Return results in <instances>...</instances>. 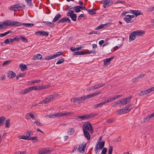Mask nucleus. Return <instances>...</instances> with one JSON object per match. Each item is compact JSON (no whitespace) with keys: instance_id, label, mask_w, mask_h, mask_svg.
<instances>
[{"instance_id":"56","label":"nucleus","mask_w":154,"mask_h":154,"mask_svg":"<svg viewBox=\"0 0 154 154\" xmlns=\"http://www.w3.org/2000/svg\"><path fill=\"white\" fill-rule=\"evenodd\" d=\"M29 92L28 88L25 89L23 91H22L21 92V94H26L27 93Z\"/></svg>"},{"instance_id":"15","label":"nucleus","mask_w":154,"mask_h":154,"mask_svg":"<svg viewBox=\"0 0 154 154\" xmlns=\"http://www.w3.org/2000/svg\"><path fill=\"white\" fill-rule=\"evenodd\" d=\"M16 74L12 71H9L8 73L7 77L9 78H13L16 76Z\"/></svg>"},{"instance_id":"44","label":"nucleus","mask_w":154,"mask_h":154,"mask_svg":"<svg viewBox=\"0 0 154 154\" xmlns=\"http://www.w3.org/2000/svg\"><path fill=\"white\" fill-rule=\"evenodd\" d=\"M48 152V149H43V151H41L39 152L38 154H45Z\"/></svg>"},{"instance_id":"22","label":"nucleus","mask_w":154,"mask_h":154,"mask_svg":"<svg viewBox=\"0 0 154 154\" xmlns=\"http://www.w3.org/2000/svg\"><path fill=\"white\" fill-rule=\"evenodd\" d=\"M135 34L136 35H142L143 34H144V32L143 30L140 31L139 30H137L135 31H133Z\"/></svg>"},{"instance_id":"28","label":"nucleus","mask_w":154,"mask_h":154,"mask_svg":"<svg viewBox=\"0 0 154 154\" xmlns=\"http://www.w3.org/2000/svg\"><path fill=\"white\" fill-rule=\"evenodd\" d=\"M109 23L108 24H101L100 25L98 26L96 28V30H98V29H102V28H105L106 26V25H109Z\"/></svg>"},{"instance_id":"59","label":"nucleus","mask_w":154,"mask_h":154,"mask_svg":"<svg viewBox=\"0 0 154 154\" xmlns=\"http://www.w3.org/2000/svg\"><path fill=\"white\" fill-rule=\"evenodd\" d=\"M34 123L36 124V125L38 126H42V124H41L40 122L38 120L35 121L34 122Z\"/></svg>"},{"instance_id":"25","label":"nucleus","mask_w":154,"mask_h":154,"mask_svg":"<svg viewBox=\"0 0 154 154\" xmlns=\"http://www.w3.org/2000/svg\"><path fill=\"white\" fill-rule=\"evenodd\" d=\"M83 133L85 137L87 138V139L88 140H89L91 138V136L88 131L84 130V131H83Z\"/></svg>"},{"instance_id":"14","label":"nucleus","mask_w":154,"mask_h":154,"mask_svg":"<svg viewBox=\"0 0 154 154\" xmlns=\"http://www.w3.org/2000/svg\"><path fill=\"white\" fill-rule=\"evenodd\" d=\"M62 17L61 15L59 13L57 14L52 20L53 23H55L58 21Z\"/></svg>"},{"instance_id":"62","label":"nucleus","mask_w":154,"mask_h":154,"mask_svg":"<svg viewBox=\"0 0 154 154\" xmlns=\"http://www.w3.org/2000/svg\"><path fill=\"white\" fill-rule=\"evenodd\" d=\"M134 15L136 16V17H137L138 15H141V14L140 13V11L138 10H136Z\"/></svg>"},{"instance_id":"58","label":"nucleus","mask_w":154,"mask_h":154,"mask_svg":"<svg viewBox=\"0 0 154 154\" xmlns=\"http://www.w3.org/2000/svg\"><path fill=\"white\" fill-rule=\"evenodd\" d=\"M18 138L20 139H23L25 140L28 139L27 137H26V136L19 135L18 136Z\"/></svg>"},{"instance_id":"48","label":"nucleus","mask_w":154,"mask_h":154,"mask_svg":"<svg viewBox=\"0 0 154 154\" xmlns=\"http://www.w3.org/2000/svg\"><path fill=\"white\" fill-rule=\"evenodd\" d=\"M64 60L63 58H62L59 60L56 63L57 64H61L64 62Z\"/></svg>"},{"instance_id":"17","label":"nucleus","mask_w":154,"mask_h":154,"mask_svg":"<svg viewBox=\"0 0 154 154\" xmlns=\"http://www.w3.org/2000/svg\"><path fill=\"white\" fill-rule=\"evenodd\" d=\"M154 117V112L152 114L148 115L146 117H145L144 119V121L145 122H146L149 120L151 118Z\"/></svg>"},{"instance_id":"35","label":"nucleus","mask_w":154,"mask_h":154,"mask_svg":"<svg viewBox=\"0 0 154 154\" xmlns=\"http://www.w3.org/2000/svg\"><path fill=\"white\" fill-rule=\"evenodd\" d=\"M54 96V95H51L47 97L48 99L49 100V103L50 101H51L53 100V99L55 97Z\"/></svg>"},{"instance_id":"18","label":"nucleus","mask_w":154,"mask_h":154,"mask_svg":"<svg viewBox=\"0 0 154 154\" xmlns=\"http://www.w3.org/2000/svg\"><path fill=\"white\" fill-rule=\"evenodd\" d=\"M123 19L127 23H132L133 22V20L129 18V17H128V15L126 16L123 18Z\"/></svg>"},{"instance_id":"16","label":"nucleus","mask_w":154,"mask_h":154,"mask_svg":"<svg viewBox=\"0 0 154 154\" xmlns=\"http://www.w3.org/2000/svg\"><path fill=\"white\" fill-rule=\"evenodd\" d=\"M144 75V74H140L137 77H136L135 78L132 79V82L133 83H134L137 81H138L139 79L141 78H142Z\"/></svg>"},{"instance_id":"26","label":"nucleus","mask_w":154,"mask_h":154,"mask_svg":"<svg viewBox=\"0 0 154 154\" xmlns=\"http://www.w3.org/2000/svg\"><path fill=\"white\" fill-rule=\"evenodd\" d=\"M87 12L91 15L95 14L96 13V9L92 10V9H88Z\"/></svg>"},{"instance_id":"27","label":"nucleus","mask_w":154,"mask_h":154,"mask_svg":"<svg viewBox=\"0 0 154 154\" xmlns=\"http://www.w3.org/2000/svg\"><path fill=\"white\" fill-rule=\"evenodd\" d=\"M5 119V118L3 116L0 117V126L3 125Z\"/></svg>"},{"instance_id":"23","label":"nucleus","mask_w":154,"mask_h":154,"mask_svg":"<svg viewBox=\"0 0 154 154\" xmlns=\"http://www.w3.org/2000/svg\"><path fill=\"white\" fill-rule=\"evenodd\" d=\"M21 23L19 22H15L14 21H11V26H21Z\"/></svg>"},{"instance_id":"2","label":"nucleus","mask_w":154,"mask_h":154,"mask_svg":"<svg viewBox=\"0 0 154 154\" xmlns=\"http://www.w3.org/2000/svg\"><path fill=\"white\" fill-rule=\"evenodd\" d=\"M83 131H89L91 134H92L93 132V129L92 128L91 124L88 122H86L83 125Z\"/></svg>"},{"instance_id":"32","label":"nucleus","mask_w":154,"mask_h":154,"mask_svg":"<svg viewBox=\"0 0 154 154\" xmlns=\"http://www.w3.org/2000/svg\"><path fill=\"white\" fill-rule=\"evenodd\" d=\"M87 115L89 116L88 118V119H89L96 116L97 115V114L96 113H92L89 114H87Z\"/></svg>"},{"instance_id":"53","label":"nucleus","mask_w":154,"mask_h":154,"mask_svg":"<svg viewBox=\"0 0 154 154\" xmlns=\"http://www.w3.org/2000/svg\"><path fill=\"white\" fill-rule=\"evenodd\" d=\"M11 60H8L5 61L3 63L2 65L4 66L6 65L9 64L11 62Z\"/></svg>"},{"instance_id":"10","label":"nucleus","mask_w":154,"mask_h":154,"mask_svg":"<svg viewBox=\"0 0 154 154\" xmlns=\"http://www.w3.org/2000/svg\"><path fill=\"white\" fill-rule=\"evenodd\" d=\"M114 58V57H111L105 59L104 60V65L106 66L110 64V62L112 59Z\"/></svg>"},{"instance_id":"45","label":"nucleus","mask_w":154,"mask_h":154,"mask_svg":"<svg viewBox=\"0 0 154 154\" xmlns=\"http://www.w3.org/2000/svg\"><path fill=\"white\" fill-rule=\"evenodd\" d=\"M146 90L147 94L149 93L154 91V87L150 88Z\"/></svg>"},{"instance_id":"52","label":"nucleus","mask_w":154,"mask_h":154,"mask_svg":"<svg viewBox=\"0 0 154 154\" xmlns=\"http://www.w3.org/2000/svg\"><path fill=\"white\" fill-rule=\"evenodd\" d=\"M20 38L21 39L22 41H23V42H27L28 40L27 39H26L24 37L21 36H20Z\"/></svg>"},{"instance_id":"33","label":"nucleus","mask_w":154,"mask_h":154,"mask_svg":"<svg viewBox=\"0 0 154 154\" xmlns=\"http://www.w3.org/2000/svg\"><path fill=\"white\" fill-rule=\"evenodd\" d=\"M26 137H27L28 139H27V140H29V139L30 138L29 137L31 135H33V133L32 132L30 131H27V132L26 133Z\"/></svg>"},{"instance_id":"9","label":"nucleus","mask_w":154,"mask_h":154,"mask_svg":"<svg viewBox=\"0 0 154 154\" xmlns=\"http://www.w3.org/2000/svg\"><path fill=\"white\" fill-rule=\"evenodd\" d=\"M35 34L37 35L48 36L49 33L48 32L44 31H39L35 32Z\"/></svg>"},{"instance_id":"64","label":"nucleus","mask_w":154,"mask_h":154,"mask_svg":"<svg viewBox=\"0 0 154 154\" xmlns=\"http://www.w3.org/2000/svg\"><path fill=\"white\" fill-rule=\"evenodd\" d=\"M153 11H154V6L148 8L147 10V11L149 12H151Z\"/></svg>"},{"instance_id":"54","label":"nucleus","mask_w":154,"mask_h":154,"mask_svg":"<svg viewBox=\"0 0 154 154\" xmlns=\"http://www.w3.org/2000/svg\"><path fill=\"white\" fill-rule=\"evenodd\" d=\"M75 14L74 13V11L72 10H69V11H68L67 14V16H70L71 15H72L73 14Z\"/></svg>"},{"instance_id":"24","label":"nucleus","mask_w":154,"mask_h":154,"mask_svg":"<svg viewBox=\"0 0 154 154\" xmlns=\"http://www.w3.org/2000/svg\"><path fill=\"white\" fill-rule=\"evenodd\" d=\"M68 17H64L61 19L60 20L57 22L58 23H63L65 22H67V20L68 19Z\"/></svg>"},{"instance_id":"8","label":"nucleus","mask_w":154,"mask_h":154,"mask_svg":"<svg viewBox=\"0 0 154 154\" xmlns=\"http://www.w3.org/2000/svg\"><path fill=\"white\" fill-rule=\"evenodd\" d=\"M89 116L87 115H85L81 116H77L75 118V119L78 121L84 120L88 119Z\"/></svg>"},{"instance_id":"3","label":"nucleus","mask_w":154,"mask_h":154,"mask_svg":"<svg viewBox=\"0 0 154 154\" xmlns=\"http://www.w3.org/2000/svg\"><path fill=\"white\" fill-rule=\"evenodd\" d=\"M19 8H20L21 9H25V5H24L18 4L11 5L8 8L10 10L14 11H17Z\"/></svg>"},{"instance_id":"61","label":"nucleus","mask_w":154,"mask_h":154,"mask_svg":"<svg viewBox=\"0 0 154 154\" xmlns=\"http://www.w3.org/2000/svg\"><path fill=\"white\" fill-rule=\"evenodd\" d=\"M69 129H70V130H69L68 132L67 133L71 135L73 133L74 131V129L73 128Z\"/></svg>"},{"instance_id":"43","label":"nucleus","mask_w":154,"mask_h":154,"mask_svg":"<svg viewBox=\"0 0 154 154\" xmlns=\"http://www.w3.org/2000/svg\"><path fill=\"white\" fill-rule=\"evenodd\" d=\"M28 115L32 119L35 120L36 119V118L35 116L33 115L32 113H29L27 114V116Z\"/></svg>"},{"instance_id":"29","label":"nucleus","mask_w":154,"mask_h":154,"mask_svg":"<svg viewBox=\"0 0 154 154\" xmlns=\"http://www.w3.org/2000/svg\"><path fill=\"white\" fill-rule=\"evenodd\" d=\"M10 125V119H8L5 121V127L6 128H9Z\"/></svg>"},{"instance_id":"19","label":"nucleus","mask_w":154,"mask_h":154,"mask_svg":"<svg viewBox=\"0 0 154 154\" xmlns=\"http://www.w3.org/2000/svg\"><path fill=\"white\" fill-rule=\"evenodd\" d=\"M86 146V144H82L81 145H80L78 148L79 152L80 153H82V151H84V148Z\"/></svg>"},{"instance_id":"50","label":"nucleus","mask_w":154,"mask_h":154,"mask_svg":"<svg viewBox=\"0 0 154 154\" xmlns=\"http://www.w3.org/2000/svg\"><path fill=\"white\" fill-rule=\"evenodd\" d=\"M92 53H93L94 54H96L94 51H89L88 50L86 52H84L85 55L86 54H90Z\"/></svg>"},{"instance_id":"55","label":"nucleus","mask_w":154,"mask_h":154,"mask_svg":"<svg viewBox=\"0 0 154 154\" xmlns=\"http://www.w3.org/2000/svg\"><path fill=\"white\" fill-rule=\"evenodd\" d=\"M120 100L118 101L117 102H115L112 104V106H115L116 105L120 104Z\"/></svg>"},{"instance_id":"1","label":"nucleus","mask_w":154,"mask_h":154,"mask_svg":"<svg viewBox=\"0 0 154 154\" xmlns=\"http://www.w3.org/2000/svg\"><path fill=\"white\" fill-rule=\"evenodd\" d=\"M132 106V104H130L127 105L123 108L117 110L116 112V114L117 115H122L128 113L132 108V107H131Z\"/></svg>"},{"instance_id":"36","label":"nucleus","mask_w":154,"mask_h":154,"mask_svg":"<svg viewBox=\"0 0 154 154\" xmlns=\"http://www.w3.org/2000/svg\"><path fill=\"white\" fill-rule=\"evenodd\" d=\"M12 32L11 31H9L6 32H5L4 33H1L0 34V37H2L5 36L7 34L11 33Z\"/></svg>"},{"instance_id":"4","label":"nucleus","mask_w":154,"mask_h":154,"mask_svg":"<svg viewBox=\"0 0 154 154\" xmlns=\"http://www.w3.org/2000/svg\"><path fill=\"white\" fill-rule=\"evenodd\" d=\"M131 96H128L123 99H122L120 100V103H121L122 105H124L129 103L131 101Z\"/></svg>"},{"instance_id":"5","label":"nucleus","mask_w":154,"mask_h":154,"mask_svg":"<svg viewBox=\"0 0 154 154\" xmlns=\"http://www.w3.org/2000/svg\"><path fill=\"white\" fill-rule=\"evenodd\" d=\"M102 2L103 6L105 8H108L113 3V2L112 0H102Z\"/></svg>"},{"instance_id":"51","label":"nucleus","mask_w":154,"mask_h":154,"mask_svg":"<svg viewBox=\"0 0 154 154\" xmlns=\"http://www.w3.org/2000/svg\"><path fill=\"white\" fill-rule=\"evenodd\" d=\"M118 3H121L122 4L125 5V2L124 1H120L119 0L117 1L114 2V4H116Z\"/></svg>"},{"instance_id":"57","label":"nucleus","mask_w":154,"mask_h":154,"mask_svg":"<svg viewBox=\"0 0 154 154\" xmlns=\"http://www.w3.org/2000/svg\"><path fill=\"white\" fill-rule=\"evenodd\" d=\"M4 24L5 25V26H11V21H10L9 22H4Z\"/></svg>"},{"instance_id":"12","label":"nucleus","mask_w":154,"mask_h":154,"mask_svg":"<svg viewBox=\"0 0 154 154\" xmlns=\"http://www.w3.org/2000/svg\"><path fill=\"white\" fill-rule=\"evenodd\" d=\"M19 66L20 68L22 71H26L28 69V67L27 66L23 63H21L20 64Z\"/></svg>"},{"instance_id":"11","label":"nucleus","mask_w":154,"mask_h":154,"mask_svg":"<svg viewBox=\"0 0 154 154\" xmlns=\"http://www.w3.org/2000/svg\"><path fill=\"white\" fill-rule=\"evenodd\" d=\"M136 38V35L134 32L131 33L129 36V42L133 41Z\"/></svg>"},{"instance_id":"38","label":"nucleus","mask_w":154,"mask_h":154,"mask_svg":"<svg viewBox=\"0 0 154 154\" xmlns=\"http://www.w3.org/2000/svg\"><path fill=\"white\" fill-rule=\"evenodd\" d=\"M115 121V119L113 118H111L106 120V122L107 123H112Z\"/></svg>"},{"instance_id":"60","label":"nucleus","mask_w":154,"mask_h":154,"mask_svg":"<svg viewBox=\"0 0 154 154\" xmlns=\"http://www.w3.org/2000/svg\"><path fill=\"white\" fill-rule=\"evenodd\" d=\"M113 147L112 146H109V149L108 154H112Z\"/></svg>"},{"instance_id":"41","label":"nucleus","mask_w":154,"mask_h":154,"mask_svg":"<svg viewBox=\"0 0 154 154\" xmlns=\"http://www.w3.org/2000/svg\"><path fill=\"white\" fill-rule=\"evenodd\" d=\"M28 140H33L34 142H36L38 140V138L36 137H30Z\"/></svg>"},{"instance_id":"39","label":"nucleus","mask_w":154,"mask_h":154,"mask_svg":"<svg viewBox=\"0 0 154 154\" xmlns=\"http://www.w3.org/2000/svg\"><path fill=\"white\" fill-rule=\"evenodd\" d=\"M26 2L27 5L29 6L32 7L33 6L32 3V0H25Z\"/></svg>"},{"instance_id":"37","label":"nucleus","mask_w":154,"mask_h":154,"mask_svg":"<svg viewBox=\"0 0 154 154\" xmlns=\"http://www.w3.org/2000/svg\"><path fill=\"white\" fill-rule=\"evenodd\" d=\"M105 84H98L94 85L96 89H98L99 88L105 86Z\"/></svg>"},{"instance_id":"40","label":"nucleus","mask_w":154,"mask_h":154,"mask_svg":"<svg viewBox=\"0 0 154 154\" xmlns=\"http://www.w3.org/2000/svg\"><path fill=\"white\" fill-rule=\"evenodd\" d=\"M14 41H15L17 42H19L20 41V38L18 37H15L13 38L10 39V41L11 43H13Z\"/></svg>"},{"instance_id":"42","label":"nucleus","mask_w":154,"mask_h":154,"mask_svg":"<svg viewBox=\"0 0 154 154\" xmlns=\"http://www.w3.org/2000/svg\"><path fill=\"white\" fill-rule=\"evenodd\" d=\"M147 93L146 91V90L141 91L139 93V95L141 96L145 94H147Z\"/></svg>"},{"instance_id":"30","label":"nucleus","mask_w":154,"mask_h":154,"mask_svg":"<svg viewBox=\"0 0 154 154\" xmlns=\"http://www.w3.org/2000/svg\"><path fill=\"white\" fill-rule=\"evenodd\" d=\"M101 93L100 91H99L97 92H96L94 93H93L92 94H88V96L89 98H91L92 97L97 96Z\"/></svg>"},{"instance_id":"21","label":"nucleus","mask_w":154,"mask_h":154,"mask_svg":"<svg viewBox=\"0 0 154 154\" xmlns=\"http://www.w3.org/2000/svg\"><path fill=\"white\" fill-rule=\"evenodd\" d=\"M73 8L74 10L75 11L76 13H78L81 11L80 6L79 5L76 6L74 7H72L70 8V9Z\"/></svg>"},{"instance_id":"31","label":"nucleus","mask_w":154,"mask_h":154,"mask_svg":"<svg viewBox=\"0 0 154 154\" xmlns=\"http://www.w3.org/2000/svg\"><path fill=\"white\" fill-rule=\"evenodd\" d=\"M73 21H75L76 20L77 15L76 14H73L70 16H68Z\"/></svg>"},{"instance_id":"49","label":"nucleus","mask_w":154,"mask_h":154,"mask_svg":"<svg viewBox=\"0 0 154 154\" xmlns=\"http://www.w3.org/2000/svg\"><path fill=\"white\" fill-rule=\"evenodd\" d=\"M41 81L40 80H37L34 81H30L29 82V83L31 84H35V83H38Z\"/></svg>"},{"instance_id":"63","label":"nucleus","mask_w":154,"mask_h":154,"mask_svg":"<svg viewBox=\"0 0 154 154\" xmlns=\"http://www.w3.org/2000/svg\"><path fill=\"white\" fill-rule=\"evenodd\" d=\"M122 94L117 95L115 96L112 98H113V100H115L118 99V98H119L120 97H122Z\"/></svg>"},{"instance_id":"46","label":"nucleus","mask_w":154,"mask_h":154,"mask_svg":"<svg viewBox=\"0 0 154 154\" xmlns=\"http://www.w3.org/2000/svg\"><path fill=\"white\" fill-rule=\"evenodd\" d=\"M102 106L103 105L101 103V102L100 103H97V104L94 105L93 106V108L94 109H96L98 107H99L100 106Z\"/></svg>"},{"instance_id":"34","label":"nucleus","mask_w":154,"mask_h":154,"mask_svg":"<svg viewBox=\"0 0 154 154\" xmlns=\"http://www.w3.org/2000/svg\"><path fill=\"white\" fill-rule=\"evenodd\" d=\"M74 55H85L84 52L82 51H78L75 52H74L73 53Z\"/></svg>"},{"instance_id":"47","label":"nucleus","mask_w":154,"mask_h":154,"mask_svg":"<svg viewBox=\"0 0 154 154\" xmlns=\"http://www.w3.org/2000/svg\"><path fill=\"white\" fill-rule=\"evenodd\" d=\"M48 117L50 118H54L57 117V113L55 114H51L48 116Z\"/></svg>"},{"instance_id":"6","label":"nucleus","mask_w":154,"mask_h":154,"mask_svg":"<svg viewBox=\"0 0 154 154\" xmlns=\"http://www.w3.org/2000/svg\"><path fill=\"white\" fill-rule=\"evenodd\" d=\"M105 145V141L103 142H97L96 143V145L95 147V149H102L104 146Z\"/></svg>"},{"instance_id":"20","label":"nucleus","mask_w":154,"mask_h":154,"mask_svg":"<svg viewBox=\"0 0 154 154\" xmlns=\"http://www.w3.org/2000/svg\"><path fill=\"white\" fill-rule=\"evenodd\" d=\"M71 112H59L57 113V116L58 117L61 116H67V115L71 114Z\"/></svg>"},{"instance_id":"13","label":"nucleus","mask_w":154,"mask_h":154,"mask_svg":"<svg viewBox=\"0 0 154 154\" xmlns=\"http://www.w3.org/2000/svg\"><path fill=\"white\" fill-rule=\"evenodd\" d=\"M44 25L48 26L50 27L53 28L55 26V25L54 23L48 21H44L43 22Z\"/></svg>"},{"instance_id":"7","label":"nucleus","mask_w":154,"mask_h":154,"mask_svg":"<svg viewBox=\"0 0 154 154\" xmlns=\"http://www.w3.org/2000/svg\"><path fill=\"white\" fill-rule=\"evenodd\" d=\"M81 97H74L71 99V102H73L74 103L76 102L77 103H78L79 104H80L81 103H84V102L81 101L82 100Z\"/></svg>"}]
</instances>
